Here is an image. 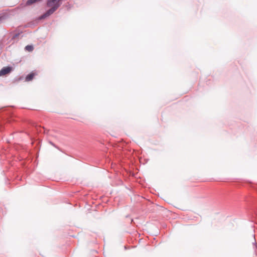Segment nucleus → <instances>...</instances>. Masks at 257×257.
<instances>
[{
    "label": "nucleus",
    "mask_w": 257,
    "mask_h": 257,
    "mask_svg": "<svg viewBox=\"0 0 257 257\" xmlns=\"http://www.w3.org/2000/svg\"><path fill=\"white\" fill-rule=\"evenodd\" d=\"M25 49L26 50L31 52L32 51V45H27V46H26Z\"/></svg>",
    "instance_id": "4"
},
{
    "label": "nucleus",
    "mask_w": 257,
    "mask_h": 257,
    "mask_svg": "<svg viewBox=\"0 0 257 257\" xmlns=\"http://www.w3.org/2000/svg\"><path fill=\"white\" fill-rule=\"evenodd\" d=\"M12 71V68L11 67H3L0 70V76L5 75L9 74Z\"/></svg>",
    "instance_id": "2"
},
{
    "label": "nucleus",
    "mask_w": 257,
    "mask_h": 257,
    "mask_svg": "<svg viewBox=\"0 0 257 257\" xmlns=\"http://www.w3.org/2000/svg\"><path fill=\"white\" fill-rule=\"evenodd\" d=\"M62 1V0H48L47 6L48 7L50 8V9L47 11L44 14L42 15L40 17V19H44L52 15L61 6Z\"/></svg>",
    "instance_id": "1"
},
{
    "label": "nucleus",
    "mask_w": 257,
    "mask_h": 257,
    "mask_svg": "<svg viewBox=\"0 0 257 257\" xmlns=\"http://www.w3.org/2000/svg\"><path fill=\"white\" fill-rule=\"evenodd\" d=\"M253 247L254 248H256V242L255 241H254V242H253Z\"/></svg>",
    "instance_id": "6"
},
{
    "label": "nucleus",
    "mask_w": 257,
    "mask_h": 257,
    "mask_svg": "<svg viewBox=\"0 0 257 257\" xmlns=\"http://www.w3.org/2000/svg\"><path fill=\"white\" fill-rule=\"evenodd\" d=\"M33 77L35 75V73L33 72Z\"/></svg>",
    "instance_id": "7"
},
{
    "label": "nucleus",
    "mask_w": 257,
    "mask_h": 257,
    "mask_svg": "<svg viewBox=\"0 0 257 257\" xmlns=\"http://www.w3.org/2000/svg\"><path fill=\"white\" fill-rule=\"evenodd\" d=\"M32 80V73H30L26 77V81H29Z\"/></svg>",
    "instance_id": "3"
},
{
    "label": "nucleus",
    "mask_w": 257,
    "mask_h": 257,
    "mask_svg": "<svg viewBox=\"0 0 257 257\" xmlns=\"http://www.w3.org/2000/svg\"><path fill=\"white\" fill-rule=\"evenodd\" d=\"M31 4H32V0H28L26 2V5L29 6L31 5Z\"/></svg>",
    "instance_id": "5"
}]
</instances>
